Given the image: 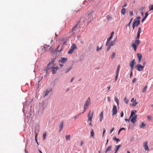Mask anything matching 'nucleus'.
<instances>
[{"mask_svg": "<svg viewBox=\"0 0 153 153\" xmlns=\"http://www.w3.org/2000/svg\"><path fill=\"white\" fill-rule=\"evenodd\" d=\"M54 63V60L52 59L51 62L48 64L47 67L45 69V71H46L47 72V71L51 68H52V72L53 74H55L56 73V71L58 68V67L56 66L55 67H52L53 66V64Z\"/></svg>", "mask_w": 153, "mask_h": 153, "instance_id": "obj_1", "label": "nucleus"}, {"mask_svg": "<svg viewBox=\"0 0 153 153\" xmlns=\"http://www.w3.org/2000/svg\"><path fill=\"white\" fill-rule=\"evenodd\" d=\"M91 105V100L90 97H88L87 100H86L85 102L83 108L84 110V111L82 112L83 114L84 112L88 108V106Z\"/></svg>", "mask_w": 153, "mask_h": 153, "instance_id": "obj_2", "label": "nucleus"}, {"mask_svg": "<svg viewBox=\"0 0 153 153\" xmlns=\"http://www.w3.org/2000/svg\"><path fill=\"white\" fill-rule=\"evenodd\" d=\"M140 43V41L138 39H136L134 43L132 44V46L134 50L136 51L137 46H138Z\"/></svg>", "mask_w": 153, "mask_h": 153, "instance_id": "obj_3", "label": "nucleus"}, {"mask_svg": "<svg viewBox=\"0 0 153 153\" xmlns=\"http://www.w3.org/2000/svg\"><path fill=\"white\" fill-rule=\"evenodd\" d=\"M77 48L76 45L75 44H73L71 47L70 50L68 51V53L69 54H71L73 53L74 50H76Z\"/></svg>", "mask_w": 153, "mask_h": 153, "instance_id": "obj_4", "label": "nucleus"}, {"mask_svg": "<svg viewBox=\"0 0 153 153\" xmlns=\"http://www.w3.org/2000/svg\"><path fill=\"white\" fill-rule=\"evenodd\" d=\"M140 17L138 16L134 19L133 23V24L136 27H137L140 24Z\"/></svg>", "mask_w": 153, "mask_h": 153, "instance_id": "obj_5", "label": "nucleus"}, {"mask_svg": "<svg viewBox=\"0 0 153 153\" xmlns=\"http://www.w3.org/2000/svg\"><path fill=\"white\" fill-rule=\"evenodd\" d=\"M114 34V31L112 32L111 33V36H110V37L107 39V41L106 42V43L105 45L106 46H107L108 47L109 46L108 45L109 44L110 41L113 38V36Z\"/></svg>", "mask_w": 153, "mask_h": 153, "instance_id": "obj_6", "label": "nucleus"}, {"mask_svg": "<svg viewBox=\"0 0 153 153\" xmlns=\"http://www.w3.org/2000/svg\"><path fill=\"white\" fill-rule=\"evenodd\" d=\"M94 112L92 111L91 113V111H90L89 112V113L88 114V121H92V119L93 116L94 114Z\"/></svg>", "mask_w": 153, "mask_h": 153, "instance_id": "obj_7", "label": "nucleus"}, {"mask_svg": "<svg viewBox=\"0 0 153 153\" xmlns=\"http://www.w3.org/2000/svg\"><path fill=\"white\" fill-rule=\"evenodd\" d=\"M46 107V105L44 102L40 103L39 110L43 111Z\"/></svg>", "mask_w": 153, "mask_h": 153, "instance_id": "obj_8", "label": "nucleus"}, {"mask_svg": "<svg viewBox=\"0 0 153 153\" xmlns=\"http://www.w3.org/2000/svg\"><path fill=\"white\" fill-rule=\"evenodd\" d=\"M135 68H136L137 70L138 71H141L143 70L144 67V66H142L140 64H137Z\"/></svg>", "mask_w": 153, "mask_h": 153, "instance_id": "obj_9", "label": "nucleus"}, {"mask_svg": "<svg viewBox=\"0 0 153 153\" xmlns=\"http://www.w3.org/2000/svg\"><path fill=\"white\" fill-rule=\"evenodd\" d=\"M78 24H76L75 26L72 28L71 32L72 33V35H74L77 32V30L78 29Z\"/></svg>", "mask_w": 153, "mask_h": 153, "instance_id": "obj_10", "label": "nucleus"}, {"mask_svg": "<svg viewBox=\"0 0 153 153\" xmlns=\"http://www.w3.org/2000/svg\"><path fill=\"white\" fill-rule=\"evenodd\" d=\"M117 113V106L115 105H114L112 109V115H116Z\"/></svg>", "mask_w": 153, "mask_h": 153, "instance_id": "obj_11", "label": "nucleus"}, {"mask_svg": "<svg viewBox=\"0 0 153 153\" xmlns=\"http://www.w3.org/2000/svg\"><path fill=\"white\" fill-rule=\"evenodd\" d=\"M131 102H132L131 105L132 106H135L138 103V102H136V99H134V98H132L131 100Z\"/></svg>", "mask_w": 153, "mask_h": 153, "instance_id": "obj_12", "label": "nucleus"}, {"mask_svg": "<svg viewBox=\"0 0 153 153\" xmlns=\"http://www.w3.org/2000/svg\"><path fill=\"white\" fill-rule=\"evenodd\" d=\"M142 32V30L140 27H139L138 28V30L137 32V36L136 38V39H139L140 37V34Z\"/></svg>", "mask_w": 153, "mask_h": 153, "instance_id": "obj_13", "label": "nucleus"}, {"mask_svg": "<svg viewBox=\"0 0 153 153\" xmlns=\"http://www.w3.org/2000/svg\"><path fill=\"white\" fill-rule=\"evenodd\" d=\"M115 44L114 41H111V42L110 45L107 49V51H108L110 49L111 47V46H113Z\"/></svg>", "mask_w": 153, "mask_h": 153, "instance_id": "obj_14", "label": "nucleus"}, {"mask_svg": "<svg viewBox=\"0 0 153 153\" xmlns=\"http://www.w3.org/2000/svg\"><path fill=\"white\" fill-rule=\"evenodd\" d=\"M135 63L134 59L132 60L130 63V66L131 68V70H132L134 64Z\"/></svg>", "mask_w": 153, "mask_h": 153, "instance_id": "obj_15", "label": "nucleus"}, {"mask_svg": "<svg viewBox=\"0 0 153 153\" xmlns=\"http://www.w3.org/2000/svg\"><path fill=\"white\" fill-rule=\"evenodd\" d=\"M137 56L138 58V62L140 63V62L141 61V59L142 57V56L141 54L140 53H137Z\"/></svg>", "mask_w": 153, "mask_h": 153, "instance_id": "obj_16", "label": "nucleus"}, {"mask_svg": "<svg viewBox=\"0 0 153 153\" xmlns=\"http://www.w3.org/2000/svg\"><path fill=\"white\" fill-rule=\"evenodd\" d=\"M67 61V59L65 58H61L59 62L62 63H64Z\"/></svg>", "mask_w": 153, "mask_h": 153, "instance_id": "obj_17", "label": "nucleus"}, {"mask_svg": "<svg viewBox=\"0 0 153 153\" xmlns=\"http://www.w3.org/2000/svg\"><path fill=\"white\" fill-rule=\"evenodd\" d=\"M137 118V115H136L133 117L131 119V121L133 123H134L136 121V119Z\"/></svg>", "mask_w": 153, "mask_h": 153, "instance_id": "obj_18", "label": "nucleus"}, {"mask_svg": "<svg viewBox=\"0 0 153 153\" xmlns=\"http://www.w3.org/2000/svg\"><path fill=\"white\" fill-rule=\"evenodd\" d=\"M147 144L148 143L147 142H146L143 143V146L146 150H149V147Z\"/></svg>", "mask_w": 153, "mask_h": 153, "instance_id": "obj_19", "label": "nucleus"}, {"mask_svg": "<svg viewBox=\"0 0 153 153\" xmlns=\"http://www.w3.org/2000/svg\"><path fill=\"white\" fill-rule=\"evenodd\" d=\"M63 126V121H62L60 124L59 126V131H61L62 130Z\"/></svg>", "mask_w": 153, "mask_h": 153, "instance_id": "obj_20", "label": "nucleus"}, {"mask_svg": "<svg viewBox=\"0 0 153 153\" xmlns=\"http://www.w3.org/2000/svg\"><path fill=\"white\" fill-rule=\"evenodd\" d=\"M103 118V112H102L100 115V121H101Z\"/></svg>", "mask_w": 153, "mask_h": 153, "instance_id": "obj_21", "label": "nucleus"}, {"mask_svg": "<svg viewBox=\"0 0 153 153\" xmlns=\"http://www.w3.org/2000/svg\"><path fill=\"white\" fill-rule=\"evenodd\" d=\"M121 13L123 15H125L126 13V9L125 8H122L121 10Z\"/></svg>", "mask_w": 153, "mask_h": 153, "instance_id": "obj_22", "label": "nucleus"}, {"mask_svg": "<svg viewBox=\"0 0 153 153\" xmlns=\"http://www.w3.org/2000/svg\"><path fill=\"white\" fill-rule=\"evenodd\" d=\"M147 85H146L143 88L142 90V92L143 93H145L147 90Z\"/></svg>", "mask_w": 153, "mask_h": 153, "instance_id": "obj_23", "label": "nucleus"}, {"mask_svg": "<svg viewBox=\"0 0 153 153\" xmlns=\"http://www.w3.org/2000/svg\"><path fill=\"white\" fill-rule=\"evenodd\" d=\"M82 113H80L79 114H77L76 115H75V116H74L73 118L74 119V120H75L76 119L78 118L79 116V115H80Z\"/></svg>", "mask_w": 153, "mask_h": 153, "instance_id": "obj_24", "label": "nucleus"}, {"mask_svg": "<svg viewBox=\"0 0 153 153\" xmlns=\"http://www.w3.org/2000/svg\"><path fill=\"white\" fill-rule=\"evenodd\" d=\"M72 68V67H70L69 68H67L66 69L65 72V73H67L69 71H70L71 70V69Z\"/></svg>", "mask_w": 153, "mask_h": 153, "instance_id": "obj_25", "label": "nucleus"}, {"mask_svg": "<svg viewBox=\"0 0 153 153\" xmlns=\"http://www.w3.org/2000/svg\"><path fill=\"white\" fill-rule=\"evenodd\" d=\"M120 146H121V145H118L117 146H115V147H117V148H116V149H115V152L114 153H117V152L118 150H119V148L120 147Z\"/></svg>", "mask_w": 153, "mask_h": 153, "instance_id": "obj_26", "label": "nucleus"}, {"mask_svg": "<svg viewBox=\"0 0 153 153\" xmlns=\"http://www.w3.org/2000/svg\"><path fill=\"white\" fill-rule=\"evenodd\" d=\"M94 130L93 129H92L91 130V137H94Z\"/></svg>", "mask_w": 153, "mask_h": 153, "instance_id": "obj_27", "label": "nucleus"}, {"mask_svg": "<svg viewBox=\"0 0 153 153\" xmlns=\"http://www.w3.org/2000/svg\"><path fill=\"white\" fill-rule=\"evenodd\" d=\"M135 114V113L133 111H131V114L130 117V119Z\"/></svg>", "mask_w": 153, "mask_h": 153, "instance_id": "obj_28", "label": "nucleus"}, {"mask_svg": "<svg viewBox=\"0 0 153 153\" xmlns=\"http://www.w3.org/2000/svg\"><path fill=\"white\" fill-rule=\"evenodd\" d=\"M113 139L117 142H118L120 141V140L119 138H117L116 137H114L113 138Z\"/></svg>", "mask_w": 153, "mask_h": 153, "instance_id": "obj_29", "label": "nucleus"}, {"mask_svg": "<svg viewBox=\"0 0 153 153\" xmlns=\"http://www.w3.org/2000/svg\"><path fill=\"white\" fill-rule=\"evenodd\" d=\"M111 146H109L106 149L105 152H107L110 151L111 150Z\"/></svg>", "mask_w": 153, "mask_h": 153, "instance_id": "obj_30", "label": "nucleus"}, {"mask_svg": "<svg viewBox=\"0 0 153 153\" xmlns=\"http://www.w3.org/2000/svg\"><path fill=\"white\" fill-rule=\"evenodd\" d=\"M65 138L67 140H68L70 139V135H67L65 136Z\"/></svg>", "mask_w": 153, "mask_h": 153, "instance_id": "obj_31", "label": "nucleus"}, {"mask_svg": "<svg viewBox=\"0 0 153 153\" xmlns=\"http://www.w3.org/2000/svg\"><path fill=\"white\" fill-rule=\"evenodd\" d=\"M50 92V91H48L47 90L45 92V95H44V97H45V96H47L48 94Z\"/></svg>", "mask_w": 153, "mask_h": 153, "instance_id": "obj_32", "label": "nucleus"}, {"mask_svg": "<svg viewBox=\"0 0 153 153\" xmlns=\"http://www.w3.org/2000/svg\"><path fill=\"white\" fill-rule=\"evenodd\" d=\"M146 125L144 124L143 122L142 123V124L140 126V127L141 128H143L144 126H146Z\"/></svg>", "mask_w": 153, "mask_h": 153, "instance_id": "obj_33", "label": "nucleus"}, {"mask_svg": "<svg viewBox=\"0 0 153 153\" xmlns=\"http://www.w3.org/2000/svg\"><path fill=\"white\" fill-rule=\"evenodd\" d=\"M115 56V53L114 52H113L111 55V58L112 59H114Z\"/></svg>", "mask_w": 153, "mask_h": 153, "instance_id": "obj_34", "label": "nucleus"}, {"mask_svg": "<svg viewBox=\"0 0 153 153\" xmlns=\"http://www.w3.org/2000/svg\"><path fill=\"white\" fill-rule=\"evenodd\" d=\"M115 102L117 103V105H119V101L118 99L117 98L115 97Z\"/></svg>", "mask_w": 153, "mask_h": 153, "instance_id": "obj_35", "label": "nucleus"}, {"mask_svg": "<svg viewBox=\"0 0 153 153\" xmlns=\"http://www.w3.org/2000/svg\"><path fill=\"white\" fill-rule=\"evenodd\" d=\"M124 101L126 104H127L128 103L129 101L127 99H126V97L124 100Z\"/></svg>", "mask_w": 153, "mask_h": 153, "instance_id": "obj_36", "label": "nucleus"}, {"mask_svg": "<svg viewBox=\"0 0 153 153\" xmlns=\"http://www.w3.org/2000/svg\"><path fill=\"white\" fill-rule=\"evenodd\" d=\"M47 135V133L46 132H44L43 134V139L44 140L46 138V137Z\"/></svg>", "mask_w": 153, "mask_h": 153, "instance_id": "obj_37", "label": "nucleus"}, {"mask_svg": "<svg viewBox=\"0 0 153 153\" xmlns=\"http://www.w3.org/2000/svg\"><path fill=\"white\" fill-rule=\"evenodd\" d=\"M145 8V7L143 6L141 7V8H140L139 9V10L141 12V11H143V10Z\"/></svg>", "mask_w": 153, "mask_h": 153, "instance_id": "obj_38", "label": "nucleus"}, {"mask_svg": "<svg viewBox=\"0 0 153 153\" xmlns=\"http://www.w3.org/2000/svg\"><path fill=\"white\" fill-rule=\"evenodd\" d=\"M107 18L108 20H111L112 19V18L111 16H110L109 15H108L107 16Z\"/></svg>", "mask_w": 153, "mask_h": 153, "instance_id": "obj_39", "label": "nucleus"}, {"mask_svg": "<svg viewBox=\"0 0 153 153\" xmlns=\"http://www.w3.org/2000/svg\"><path fill=\"white\" fill-rule=\"evenodd\" d=\"M125 130V129L124 128H120V130H119V131H118V134H119L120 132L121 131H122V130Z\"/></svg>", "mask_w": 153, "mask_h": 153, "instance_id": "obj_40", "label": "nucleus"}, {"mask_svg": "<svg viewBox=\"0 0 153 153\" xmlns=\"http://www.w3.org/2000/svg\"><path fill=\"white\" fill-rule=\"evenodd\" d=\"M148 15H149V14L147 12H146V13H145V16H144V17L145 18H146L147 17V16H148Z\"/></svg>", "mask_w": 153, "mask_h": 153, "instance_id": "obj_41", "label": "nucleus"}, {"mask_svg": "<svg viewBox=\"0 0 153 153\" xmlns=\"http://www.w3.org/2000/svg\"><path fill=\"white\" fill-rule=\"evenodd\" d=\"M136 79L135 78H134L133 79V80H132V82L133 83H134L135 82H136Z\"/></svg>", "mask_w": 153, "mask_h": 153, "instance_id": "obj_42", "label": "nucleus"}, {"mask_svg": "<svg viewBox=\"0 0 153 153\" xmlns=\"http://www.w3.org/2000/svg\"><path fill=\"white\" fill-rule=\"evenodd\" d=\"M118 75H116V76H115V81H116L117 79V78L118 77Z\"/></svg>", "mask_w": 153, "mask_h": 153, "instance_id": "obj_43", "label": "nucleus"}, {"mask_svg": "<svg viewBox=\"0 0 153 153\" xmlns=\"http://www.w3.org/2000/svg\"><path fill=\"white\" fill-rule=\"evenodd\" d=\"M120 65H119L117 66V70L120 71Z\"/></svg>", "mask_w": 153, "mask_h": 153, "instance_id": "obj_44", "label": "nucleus"}, {"mask_svg": "<svg viewBox=\"0 0 153 153\" xmlns=\"http://www.w3.org/2000/svg\"><path fill=\"white\" fill-rule=\"evenodd\" d=\"M129 14H130V16H132L133 14V12L132 11L130 12H129Z\"/></svg>", "mask_w": 153, "mask_h": 153, "instance_id": "obj_45", "label": "nucleus"}, {"mask_svg": "<svg viewBox=\"0 0 153 153\" xmlns=\"http://www.w3.org/2000/svg\"><path fill=\"white\" fill-rule=\"evenodd\" d=\"M123 111H122L121 115H120V117H123Z\"/></svg>", "mask_w": 153, "mask_h": 153, "instance_id": "obj_46", "label": "nucleus"}, {"mask_svg": "<svg viewBox=\"0 0 153 153\" xmlns=\"http://www.w3.org/2000/svg\"><path fill=\"white\" fill-rule=\"evenodd\" d=\"M105 128H103V135L102 136L103 137L104 135V134L105 133Z\"/></svg>", "mask_w": 153, "mask_h": 153, "instance_id": "obj_47", "label": "nucleus"}, {"mask_svg": "<svg viewBox=\"0 0 153 153\" xmlns=\"http://www.w3.org/2000/svg\"><path fill=\"white\" fill-rule=\"evenodd\" d=\"M100 50V48H99V47L98 46H97V48L96 51H99Z\"/></svg>", "mask_w": 153, "mask_h": 153, "instance_id": "obj_48", "label": "nucleus"}, {"mask_svg": "<svg viewBox=\"0 0 153 153\" xmlns=\"http://www.w3.org/2000/svg\"><path fill=\"white\" fill-rule=\"evenodd\" d=\"M146 19V18H145L144 17L143 18V19H142V22H143L145 21V20Z\"/></svg>", "mask_w": 153, "mask_h": 153, "instance_id": "obj_49", "label": "nucleus"}, {"mask_svg": "<svg viewBox=\"0 0 153 153\" xmlns=\"http://www.w3.org/2000/svg\"><path fill=\"white\" fill-rule=\"evenodd\" d=\"M114 128H113L111 130V131H110V133H111V132L113 131V130H114Z\"/></svg>", "mask_w": 153, "mask_h": 153, "instance_id": "obj_50", "label": "nucleus"}, {"mask_svg": "<svg viewBox=\"0 0 153 153\" xmlns=\"http://www.w3.org/2000/svg\"><path fill=\"white\" fill-rule=\"evenodd\" d=\"M83 141L82 140L81 142L80 146H82L83 145Z\"/></svg>", "mask_w": 153, "mask_h": 153, "instance_id": "obj_51", "label": "nucleus"}, {"mask_svg": "<svg viewBox=\"0 0 153 153\" xmlns=\"http://www.w3.org/2000/svg\"><path fill=\"white\" fill-rule=\"evenodd\" d=\"M132 70H131V72L130 73V77H131L132 76Z\"/></svg>", "mask_w": 153, "mask_h": 153, "instance_id": "obj_52", "label": "nucleus"}, {"mask_svg": "<svg viewBox=\"0 0 153 153\" xmlns=\"http://www.w3.org/2000/svg\"><path fill=\"white\" fill-rule=\"evenodd\" d=\"M147 118L148 119H149V120L151 119V117H150L149 116H147Z\"/></svg>", "mask_w": 153, "mask_h": 153, "instance_id": "obj_53", "label": "nucleus"}, {"mask_svg": "<svg viewBox=\"0 0 153 153\" xmlns=\"http://www.w3.org/2000/svg\"><path fill=\"white\" fill-rule=\"evenodd\" d=\"M119 71L117 70L116 75H119Z\"/></svg>", "mask_w": 153, "mask_h": 153, "instance_id": "obj_54", "label": "nucleus"}, {"mask_svg": "<svg viewBox=\"0 0 153 153\" xmlns=\"http://www.w3.org/2000/svg\"><path fill=\"white\" fill-rule=\"evenodd\" d=\"M145 65H146V63H145V62H143V65H142V66H144H144Z\"/></svg>", "mask_w": 153, "mask_h": 153, "instance_id": "obj_55", "label": "nucleus"}, {"mask_svg": "<svg viewBox=\"0 0 153 153\" xmlns=\"http://www.w3.org/2000/svg\"><path fill=\"white\" fill-rule=\"evenodd\" d=\"M74 78L73 77L71 79V82H72V81H73V80H74Z\"/></svg>", "mask_w": 153, "mask_h": 153, "instance_id": "obj_56", "label": "nucleus"}, {"mask_svg": "<svg viewBox=\"0 0 153 153\" xmlns=\"http://www.w3.org/2000/svg\"><path fill=\"white\" fill-rule=\"evenodd\" d=\"M89 125L92 126V125L91 124V121H90V123L89 124Z\"/></svg>", "mask_w": 153, "mask_h": 153, "instance_id": "obj_57", "label": "nucleus"}, {"mask_svg": "<svg viewBox=\"0 0 153 153\" xmlns=\"http://www.w3.org/2000/svg\"><path fill=\"white\" fill-rule=\"evenodd\" d=\"M77 37L78 39H79L80 38V36L79 35L77 36Z\"/></svg>", "mask_w": 153, "mask_h": 153, "instance_id": "obj_58", "label": "nucleus"}, {"mask_svg": "<svg viewBox=\"0 0 153 153\" xmlns=\"http://www.w3.org/2000/svg\"><path fill=\"white\" fill-rule=\"evenodd\" d=\"M108 100L109 101H110V98L109 97H108Z\"/></svg>", "mask_w": 153, "mask_h": 153, "instance_id": "obj_59", "label": "nucleus"}, {"mask_svg": "<svg viewBox=\"0 0 153 153\" xmlns=\"http://www.w3.org/2000/svg\"><path fill=\"white\" fill-rule=\"evenodd\" d=\"M59 64H60V66L61 67H62V66H63V64H62V63L61 64V62H60V63H59Z\"/></svg>", "mask_w": 153, "mask_h": 153, "instance_id": "obj_60", "label": "nucleus"}, {"mask_svg": "<svg viewBox=\"0 0 153 153\" xmlns=\"http://www.w3.org/2000/svg\"><path fill=\"white\" fill-rule=\"evenodd\" d=\"M135 26H135L133 24L132 27H133V29H134V27Z\"/></svg>", "mask_w": 153, "mask_h": 153, "instance_id": "obj_61", "label": "nucleus"}, {"mask_svg": "<svg viewBox=\"0 0 153 153\" xmlns=\"http://www.w3.org/2000/svg\"><path fill=\"white\" fill-rule=\"evenodd\" d=\"M117 37H116V38L114 39V41L115 42L117 41Z\"/></svg>", "mask_w": 153, "mask_h": 153, "instance_id": "obj_62", "label": "nucleus"}, {"mask_svg": "<svg viewBox=\"0 0 153 153\" xmlns=\"http://www.w3.org/2000/svg\"><path fill=\"white\" fill-rule=\"evenodd\" d=\"M107 88H108V90H109L110 89V86H108V87H107Z\"/></svg>", "mask_w": 153, "mask_h": 153, "instance_id": "obj_63", "label": "nucleus"}, {"mask_svg": "<svg viewBox=\"0 0 153 153\" xmlns=\"http://www.w3.org/2000/svg\"><path fill=\"white\" fill-rule=\"evenodd\" d=\"M131 23H130V22H129L128 23V25H127L128 26H129V27H130V24H131Z\"/></svg>", "mask_w": 153, "mask_h": 153, "instance_id": "obj_64", "label": "nucleus"}]
</instances>
